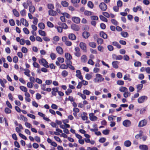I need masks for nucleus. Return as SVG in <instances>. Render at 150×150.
<instances>
[{"label":"nucleus","mask_w":150,"mask_h":150,"mask_svg":"<svg viewBox=\"0 0 150 150\" xmlns=\"http://www.w3.org/2000/svg\"><path fill=\"white\" fill-rule=\"evenodd\" d=\"M96 77L94 79V81L96 83L103 81L104 80V78L101 76V75L100 74H96Z\"/></svg>","instance_id":"nucleus-1"},{"label":"nucleus","mask_w":150,"mask_h":150,"mask_svg":"<svg viewBox=\"0 0 150 150\" xmlns=\"http://www.w3.org/2000/svg\"><path fill=\"white\" fill-rule=\"evenodd\" d=\"M39 62L40 64L42 65L45 68H48L49 67L48 63L46 59L44 58H41L39 60Z\"/></svg>","instance_id":"nucleus-2"},{"label":"nucleus","mask_w":150,"mask_h":150,"mask_svg":"<svg viewBox=\"0 0 150 150\" xmlns=\"http://www.w3.org/2000/svg\"><path fill=\"white\" fill-rule=\"evenodd\" d=\"M89 117L90 120L92 121H95L98 120L97 117L95 116L93 112L89 113Z\"/></svg>","instance_id":"nucleus-3"},{"label":"nucleus","mask_w":150,"mask_h":150,"mask_svg":"<svg viewBox=\"0 0 150 150\" xmlns=\"http://www.w3.org/2000/svg\"><path fill=\"white\" fill-rule=\"evenodd\" d=\"M147 97L146 96H142L139 97L138 99V102L139 103H141L144 102L147 99Z\"/></svg>","instance_id":"nucleus-4"},{"label":"nucleus","mask_w":150,"mask_h":150,"mask_svg":"<svg viewBox=\"0 0 150 150\" xmlns=\"http://www.w3.org/2000/svg\"><path fill=\"white\" fill-rule=\"evenodd\" d=\"M100 9L102 11H105L106 10L107 7V5L104 3H101L99 5Z\"/></svg>","instance_id":"nucleus-5"},{"label":"nucleus","mask_w":150,"mask_h":150,"mask_svg":"<svg viewBox=\"0 0 150 150\" xmlns=\"http://www.w3.org/2000/svg\"><path fill=\"white\" fill-rule=\"evenodd\" d=\"M74 55L76 57H80L81 54L80 52V49L79 47H75L74 48Z\"/></svg>","instance_id":"nucleus-6"},{"label":"nucleus","mask_w":150,"mask_h":150,"mask_svg":"<svg viewBox=\"0 0 150 150\" xmlns=\"http://www.w3.org/2000/svg\"><path fill=\"white\" fill-rule=\"evenodd\" d=\"M147 123V121L146 120L144 119L139 121L138 126L139 127H142L145 126Z\"/></svg>","instance_id":"nucleus-7"},{"label":"nucleus","mask_w":150,"mask_h":150,"mask_svg":"<svg viewBox=\"0 0 150 150\" xmlns=\"http://www.w3.org/2000/svg\"><path fill=\"white\" fill-rule=\"evenodd\" d=\"M122 124L124 127H128L130 126L131 122L129 120H126L123 122Z\"/></svg>","instance_id":"nucleus-8"},{"label":"nucleus","mask_w":150,"mask_h":150,"mask_svg":"<svg viewBox=\"0 0 150 150\" xmlns=\"http://www.w3.org/2000/svg\"><path fill=\"white\" fill-rule=\"evenodd\" d=\"M32 4V2L30 0H27L26 2H24L23 4V6L25 8L27 9L28 6Z\"/></svg>","instance_id":"nucleus-9"},{"label":"nucleus","mask_w":150,"mask_h":150,"mask_svg":"<svg viewBox=\"0 0 150 150\" xmlns=\"http://www.w3.org/2000/svg\"><path fill=\"white\" fill-rule=\"evenodd\" d=\"M56 50L57 53L59 54H62L64 53L63 50L60 46H57L56 48Z\"/></svg>","instance_id":"nucleus-10"},{"label":"nucleus","mask_w":150,"mask_h":150,"mask_svg":"<svg viewBox=\"0 0 150 150\" xmlns=\"http://www.w3.org/2000/svg\"><path fill=\"white\" fill-rule=\"evenodd\" d=\"M79 46L80 48L84 52H86V46L85 43L81 42L79 44Z\"/></svg>","instance_id":"nucleus-11"},{"label":"nucleus","mask_w":150,"mask_h":150,"mask_svg":"<svg viewBox=\"0 0 150 150\" xmlns=\"http://www.w3.org/2000/svg\"><path fill=\"white\" fill-rule=\"evenodd\" d=\"M72 20L74 23L77 24L79 23L80 21V19L77 17H73L72 18Z\"/></svg>","instance_id":"nucleus-12"},{"label":"nucleus","mask_w":150,"mask_h":150,"mask_svg":"<svg viewBox=\"0 0 150 150\" xmlns=\"http://www.w3.org/2000/svg\"><path fill=\"white\" fill-rule=\"evenodd\" d=\"M76 76L77 77L80 79H83V76L81 75V73L79 70H77L76 71Z\"/></svg>","instance_id":"nucleus-13"},{"label":"nucleus","mask_w":150,"mask_h":150,"mask_svg":"<svg viewBox=\"0 0 150 150\" xmlns=\"http://www.w3.org/2000/svg\"><path fill=\"white\" fill-rule=\"evenodd\" d=\"M16 40L17 42H19L20 45H23L25 44V40L23 38L20 39L19 37H17L16 38Z\"/></svg>","instance_id":"nucleus-14"},{"label":"nucleus","mask_w":150,"mask_h":150,"mask_svg":"<svg viewBox=\"0 0 150 150\" xmlns=\"http://www.w3.org/2000/svg\"><path fill=\"white\" fill-rule=\"evenodd\" d=\"M18 127H16V128L15 130L19 134V133H20V132H21V130L23 129V128L22 125L20 124H18Z\"/></svg>","instance_id":"nucleus-15"},{"label":"nucleus","mask_w":150,"mask_h":150,"mask_svg":"<svg viewBox=\"0 0 150 150\" xmlns=\"http://www.w3.org/2000/svg\"><path fill=\"white\" fill-rule=\"evenodd\" d=\"M20 21L22 24L25 26L28 27V23L25 19L22 18L21 19Z\"/></svg>","instance_id":"nucleus-16"},{"label":"nucleus","mask_w":150,"mask_h":150,"mask_svg":"<svg viewBox=\"0 0 150 150\" xmlns=\"http://www.w3.org/2000/svg\"><path fill=\"white\" fill-rule=\"evenodd\" d=\"M24 94L25 96V100L28 102H30L31 101L30 94L28 93H25Z\"/></svg>","instance_id":"nucleus-17"},{"label":"nucleus","mask_w":150,"mask_h":150,"mask_svg":"<svg viewBox=\"0 0 150 150\" xmlns=\"http://www.w3.org/2000/svg\"><path fill=\"white\" fill-rule=\"evenodd\" d=\"M139 148L141 150H148V149L147 146L145 144L139 145Z\"/></svg>","instance_id":"nucleus-18"},{"label":"nucleus","mask_w":150,"mask_h":150,"mask_svg":"<svg viewBox=\"0 0 150 150\" xmlns=\"http://www.w3.org/2000/svg\"><path fill=\"white\" fill-rule=\"evenodd\" d=\"M58 88L57 87H54L52 88L51 93L52 95L56 96V93L58 92Z\"/></svg>","instance_id":"nucleus-19"},{"label":"nucleus","mask_w":150,"mask_h":150,"mask_svg":"<svg viewBox=\"0 0 150 150\" xmlns=\"http://www.w3.org/2000/svg\"><path fill=\"white\" fill-rule=\"evenodd\" d=\"M90 34L89 32L85 31L82 33V36L85 39L88 38L90 36Z\"/></svg>","instance_id":"nucleus-20"},{"label":"nucleus","mask_w":150,"mask_h":150,"mask_svg":"<svg viewBox=\"0 0 150 150\" xmlns=\"http://www.w3.org/2000/svg\"><path fill=\"white\" fill-rule=\"evenodd\" d=\"M6 80L4 79H0V84L4 88L5 87V84L7 83Z\"/></svg>","instance_id":"nucleus-21"},{"label":"nucleus","mask_w":150,"mask_h":150,"mask_svg":"<svg viewBox=\"0 0 150 150\" xmlns=\"http://www.w3.org/2000/svg\"><path fill=\"white\" fill-rule=\"evenodd\" d=\"M119 62L117 61H115L112 62V64L113 68L117 69L118 67V64Z\"/></svg>","instance_id":"nucleus-22"},{"label":"nucleus","mask_w":150,"mask_h":150,"mask_svg":"<svg viewBox=\"0 0 150 150\" xmlns=\"http://www.w3.org/2000/svg\"><path fill=\"white\" fill-rule=\"evenodd\" d=\"M119 90L121 92L124 93L128 91V89L125 87L121 86L120 87Z\"/></svg>","instance_id":"nucleus-23"},{"label":"nucleus","mask_w":150,"mask_h":150,"mask_svg":"<svg viewBox=\"0 0 150 150\" xmlns=\"http://www.w3.org/2000/svg\"><path fill=\"white\" fill-rule=\"evenodd\" d=\"M64 56L66 60H71L72 58L71 55L69 53L66 52Z\"/></svg>","instance_id":"nucleus-24"},{"label":"nucleus","mask_w":150,"mask_h":150,"mask_svg":"<svg viewBox=\"0 0 150 150\" xmlns=\"http://www.w3.org/2000/svg\"><path fill=\"white\" fill-rule=\"evenodd\" d=\"M69 39L71 40H76V37L75 35L71 33L68 35Z\"/></svg>","instance_id":"nucleus-25"},{"label":"nucleus","mask_w":150,"mask_h":150,"mask_svg":"<svg viewBox=\"0 0 150 150\" xmlns=\"http://www.w3.org/2000/svg\"><path fill=\"white\" fill-rule=\"evenodd\" d=\"M100 35L104 39H106L108 38L107 35L103 31H101L100 33Z\"/></svg>","instance_id":"nucleus-26"},{"label":"nucleus","mask_w":150,"mask_h":150,"mask_svg":"<svg viewBox=\"0 0 150 150\" xmlns=\"http://www.w3.org/2000/svg\"><path fill=\"white\" fill-rule=\"evenodd\" d=\"M71 28L74 30L77 31L79 30L80 28L79 26L75 24H73L71 26Z\"/></svg>","instance_id":"nucleus-27"},{"label":"nucleus","mask_w":150,"mask_h":150,"mask_svg":"<svg viewBox=\"0 0 150 150\" xmlns=\"http://www.w3.org/2000/svg\"><path fill=\"white\" fill-rule=\"evenodd\" d=\"M130 76L129 74H126L124 76L123 79L124 80H128V81H130L132 80L130 78Z\"/></svg>","instance_id":"nucleus-28"},{"label":"nucleus","mask_w":150,"mask_h":150,"mask_svg":"<svg viewBox=\"0 0 150 150\" xmlns=\"http://www.w3.org/2000/svg\"><path fill=\"white\" fill-rule=\"evenodd\" d=\"M133 11L134 12H136L138 10H142V7L140 6H138L136 7H134L133 8Z\"/></svg>","instance_id":"nucleus-29"},{"label":"nucleus","mask_w":150,"mask_h":150,"mask_svg":"<svg viewBox=\"0 0 150 150\" xmlns=\"http://www.w3.org/2000/svg\"><path fill=\"white\" fill-rule=\"evenodd\" d=\"M143 86L142 84H139L136 86V88L137 89V92L140 91L142 89Z\"/></svg>","instance_id":"nucleus-30"},{"label":"nucleus","mask_w":150,"mask_h":150,"mask_svg":"<svg viewBox=\"0 0 150 150\" xmlns=\"http://www.w3.org/2000/svg\"><path fill=\"white\" fill-rule=\"evenodd\" d=\"M29 9L30 13H33L35 11V8L33 6L31 5L29 6Z\"/></svg>","instance_id":"nucleus-31"},{"label":"nucleus","mask_w":150,"mask_h":150,"mask_svg":"<svg viewBox=\"0 0 150 150\" xmlns=\"http://www.w3.org/2000/svg\"><path fill=\"white\" fill-rule=\"evenodd\" d=\"M81 61L82 62L85 63L87 60V57L85 55H83L81 57Z\"/></svg>","instance_id":"nucleus-32"},{"label":"nucleus","mask_w":150,"mask_h":150,"mask_svg":"<svg viewBox=\"0 0 150 150\" xmlns=\"http://www.w3.org/2000/svg\"><path fill=\"white\" fill-rule=\"evenodd\" d=\"M131 144V143L129 140H127L124 142V145L127 147L130 146Z\"/></svg>","instance_id":"nucleus-33"},{"label":"nucleus","mask_w":150,"mask_h":150,"mask_svg":"<svg viewBox=\"0 0 150 150\" xmlns=\"http://www.w3.org/2000/svg\"><path fill=\"white\" fill-rule=\"evenodd\" d=\"M20 89L23 91L25 92V93H28V89L27 88L23 86H20Z\"/></svg>","instance_id":"nucleus-34"},{"label":"nucleus","mask_w":150,"mask_h":150,"mask_svg":"<svg viewBox=\"0 0 150 150\" xmlns=\"http://www.w3.org/2000/svg\"><path fill=\"white\" fill-rule=\"evenodd\" d=\"M13 13L15 16L16 17H18L20 14L18 11L16 9H13L12 10Z\"/></svg>","instance_id":"nucleus-35"},{"label":"nucleus","mask_w":150,"mask_h":150,"mask_svg":"<svg viewBox=\"0 0 150 150\" xmlns=\"http://www.w3.org/2000/svg\"><path fill=\"white\" fill-rule=\"evenodd\" d=\"M56 132H54L55 134L57 135H59V133H62V131L61 129L59 128H57L56 129Z\"/></svg>","instance_id":"nucleus-36"},{"label":"nucleus","mask_w":150,"mask_h":150,"mask_svg":"<svg viewBox=\"0 0 150 150\" xmlns=\"http://www.w3.org/2000/svg\"><path fill=\"white\" fill-rule=\"evenodd\" d=\"M59 38L57 36H55L53 37L52 40L53 41V43L57 42L59 40Z\"/></svg>","instance_id":"nucleus-37"},{"label":"nucleus","mask_w":150,"mask_h":150,"mask_svg":"<svg viewBox=\"0 0 150 150\" xmlns=\"http://www.w3.org/2000/svg\"><path fill=\"white\" fill-rule=\"evenodd\" d=\"M112 44L113 45L116 47L120 49L121 47L120 45L117 42H113L112 43Z\"/></svg>","instance_id":"nucleus-38"},{"label":"nucleus","mask_w":150,"mask_h":150,"mask_svg":"<svg viewBox=\"0 0 150 150\" xmlns=\"http://www.w3.org/2000/svg\"><path fill=\"white\" fill-rule=\"evenodd\" d=\"M48 12L49 15L51 16H54L57 14L56 12L52 10H49Z\"/></svg>","instance_id":"nucleus-39"},{"label":"nucleus","mask_w":150,"mask_h":150,"mask_svg":"<svg viewBox=\"0 0 150 150\" xmlns=\"http://www.w3.org/2000/svg\"><path fill=\"white\" fill-rule=\"evenodd\" d=\"M38 27L41 29H44L45 28V25L43 23H40L38 24Z\"/></svg>","instance_id":"nucleus-40"},{"label":"nucleus","mask_w":150,"mask_h":150,"mask_svg":"<svg viewBox=\"0 0 150 150\" xmlns=\"http://www.w3.org/2000/svg\"><path fill=\"white\" fill-rule=\"evenodd\" d=\"M121 35L124 38H127L128 36V33L126 32H122L121 33Z\"/></svg>","instance_id":"nucleus-41"},{"label":"nucleus","mask_w":150,"mask_h":150,"mask_svg":"<svg viewBox=\"0 0 150 150\" xmlns=\"http://www.w3.org/2000/svg\"><path fill=\"white\" fill-rule=\"evenodd\" d=\"M130 96V93L127 91L124 93L123 96L125 98H127Z\"/></svg>","instance_id":"nucleus-42"},{"label":"nucleus","mask_w":150,"mask_h":150,"mask_svg":"<svg viewBox=\"0 0 150 150\" xmlns=\"http://www.w3.org/2000/svg\"><path fill=\"white\" fill-rule=\"evenodd\" d=\"M20 119L24 121L27 122L28 121L27 118L22 115H20Z\"/></svg>","instance_id":"nucleus-43"},{"label":"nucleus","mask_w":150,"mask_h":150,"mask_svg":"<svg viewBox=\"0 0 150 150\" xmlns=\"http://www.w3.org/2000/svg\"><path fill=\"white\" fill-rule=\"evenodd\" d=\"M142 131H140L139 133V134L136 135L135 136V138L137 139L140 138V137L142 136Z\"/></svg>","instance_id":"nucleus-44"},{"label":"nucleus","mask_w":150,"mask_h":150,"mask_svg":"<svg viewBox=\"0 0 150 150\" xmlns=\"http://www.w3.org/2000/svg\"><path fill=\"white\" fill-rule=\"evenodd\" d=\"M38 33L40 35L43 36H45L46 35L45 32L42 30H39Z\"/></svg>","instance_id":"nucleus-45"},{"label":"nucleus","mask_w":150,"mask_h":150,"mask_svg":"<svg viewBox=\"0 0 150 150\" xmlns=\"http://www.w3.org/2000/svg\"><path fill=\"white\" fill-rule=\"evenodd\" d=\"M27 86L28 88H31L33 87L34 84L31 82H29L27 83Z\"/></svg>","instance_id":"nucleus-46"},{"label":"nucleus","mask_w":150,"mask_h":150,"mask_svg":"<svg viewBox=\"0 0 150 150\" xmlns=\"http://www.w3.org/2000/svg\"><path fill=\"white\" fill-rule=\"evenodd\" d=\"M59 68L62 69H67L68 68V66L67 65L64 64H62L60 65Z\"/></svg>","instance_id":"nucleus-47"},{"label":"nucleus","mask_w":150,"mask_h":150,"mask_svg":"<svg viewBox=\"0 0 150 150\" xmlns=\"http://www.w3.org/2000/svg\"><path fill=\"white\" fill-rule=\"evenodd\" d=\"M100 19L102 21L105 22H107V19L102 15H100L99 16Z\"/></svg>","instance_id":"nucleus-48"},{"label":"nucleus","mask_w":150,"mask_h":150,"mask_svg":"<svg viewBox=\"0 0 150 150\" xmlns=\"http://www.w3.org/2000/svg\"><path fill=\"white\" fill-rule=\"evenodd\" d=\"M25 72H24V74L25 75L27 76H30V71L27 69H25L24 70Z\"/></svg>","instance_id":"nucleus-49"},{"label":"nucleus","mask_w":150,"mask_h":150,"mask_svg":"<svg viewBox=\"0 0 150 150\" xmlns=\"http://www.w3.org/2000/svg\"><path fill=\"white\" fill-rule=\"evenodd\" d=\"M89 45L90 47L93 48H95L96 47V43L93 42H89Z\"/></svg>","instance_id":"nucleus-50"},{"label":"nucleus","mask_w":150,"mask_h":150,"mask_svg":"<svg viewBox=\"0 0 150 150\" xmlns=\"http://www.w3.org/2000/svg\"><path fill=\"white\" fill-rule=\"evenodd\" d=\"M61 4L64 7H67L69 5L68 3L65 1H62L61 2Z\"/></svg>","instance_id":"nucleus-51"},{"label":"nucleus","mask_w":150,"mask_h":150,"mask_svg":"<svg viewBox=\"0 0 150 150\" xmlns=\"http://www.w3.org/2000/svg\"><path fill=\"white\" fill-rule=\"evenodd\" d=\"M20 13L21 15L22 16H24L26 15V11L25 9H23L21 10L20 12Z\"/></svg>","instance_id":"nucleus-52"},{"label":"nucleus","mask_w":150,"mask_h":150,"mask_svg":"<svg viewBox=\"0 0 150 150\" xmlns=\"http://www.w3.org/2000/svg\"><path fill=\"white\" fill-rule=\"evenodd\" d=\"M87 5L88 6L91 8H93L94 6L93 4L91 1L88 2Z\"/></svg>","instance_id":"nucleus-53"},{"label":"nucleus","mask_w":150,"mask_h":150,"mask_svg":"<svg viewBox=\"0 0 150 150\" xmlns=\"http://www.w3.org/2000/svg\"><path fill=\"white\" fill-rule=\"evenodd\" d=\"M55 28L57 29L58 32L59 33H61L62 32V28L60 27L55 26Z\"/></svg>","instance_id":"nucleus-54"},{"label":"nucleus","mask_w":150,"mask_h":150,"mask_svg":"<svg viewBox=\"0 0 150 150\" xmlns=\"http://www.w3.org/2000/svg\"><path fill=\"white\" fill-rule=\"evenodd\" d=\"M92 77V76L89 74H87L85 75V78L87 80H89L91 79Z\"/></svg>","instance_id":"nucleus-55"},{"label":"nucleus","mask_w":150,"mask_h":150,"mask_svg":"<svg viewBox=\"0 0 150 150\" xmlns=\"http://www.w3.org/2000/svg\"><path fill=\"white\" fill-rule=\"evenodd\" d=\"M68 72L66 70H64L62 72V75L63 77L67 76L68 75Z\"/></svg>","instance_id":"nucleus-56"},{"label":"nucleus","mask_w":150,"mask_h":150,"mask_svg":"<svg viewBox=\"0 0 150 150\" xmlns=\"http://www.w3.org/2000/svg\"><path fill=\"white\" fill-rule=\"evenodd\" d=\"M84 14L86 16H89L92 15V13L88 11H86L84 12Z\"/></svg>","instance_id":"nucleus-57"},{"label":"nucleus","mask_w":150,"mask_h":150,"mask_svg":"<svg viewBox=\"0 0 150 150\" xmlns=\"http://www.w3.org/2000/svg\"><path fill=\"white\" fill-rule=\"evenodd\" d=\"M21 51L23 53H26L28 52V49L26 47H23L21 48Z\"/></svg>","instance_id":"nucleus-58"},{"label":"nucleus","mask_w":150,"mask_h":150,"mask_svg":"<svg viewBox=\"0 0 150 150\" xmlns=\"http://www.w3.org/2000/svg\"><path fill=\"white\" fill-rule=\"evenodd\" d=\"M61 14L63 16L67 18H70V15L67 13L64 12V13H61Z\"/></svg>","instance_id":"nucleus-59"},{"label":"nucleus","mask_w":150,"mask_h":150,"mask_svg":"<svg viewBox=\"0 0 150 150\" xmlns=\"http://www.w3.org/2000/svg\"><path fill=\"white\" fill-rule=\"evenodd\" d=\"M9 23L11 26H14L15 25L14 21L13 19H11L9 20Z\"/></svg>","instance_id":"nucleus-60"},{"label":"nucleus","mask_w":150,"mask_h":150,"mask_svg":"<svg viewBox=\"0 0 150 150\" xmlns=\"http://www.w3.org/2000/svg\"><path fill=\"white\" fill-rule=\"evenodd\" d=\"M47 7L50 10H53L54 8V6L52 4H49L47 5Z\"/></svg>","instance_id":"nucleus-61"},{"label":"nucleus","mask_w":150,"mask_h":150,"mask_svg":"<svg viewBox=\"0 0 150 150\" xmlns=\"http://www.w3.org/2000/svg\"><path fill=\"white\" fill-rule=\"evenodd\" d=\"M27 115L30 118L32 119H35L36 117L35 116L33 115L30 113H28L27 114Z\"/></svg>","instance_id":"nucleus-62"},{"label":"nucleus","mask_w":150,"mask_h":150,"mask_svg":"<svg viewBox=\"0 0 150 150\" xmlns=\"http://www.w3.org/2000/svg\"><path fill=\"white\" fill-rule=\"evenodd\" d=\"M50 57L52 60H54L56 58V55L54 53H52L50 54Z\"/></svg>","instance_id":"nucleus-63"},{"label":"nucleus","mask_w":150,"mask_h":150,"mask_svg":"<svg viewBox=\"0 0 150 150\" xmlns=\"http://www.w3.org/2000/svg\"><path fill=\"white\" fill-rule=\"evenodd\" d=\"M87 150H98V149L96 147H93L91 148L90 147H88L87 148Z\"/></svg>","instance_id":"nucleus-64"}]
</instances>
